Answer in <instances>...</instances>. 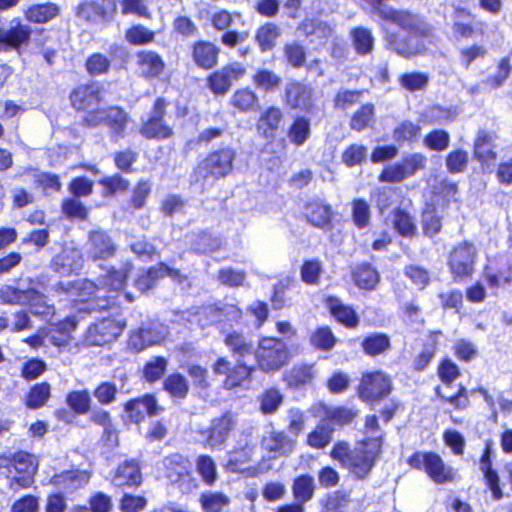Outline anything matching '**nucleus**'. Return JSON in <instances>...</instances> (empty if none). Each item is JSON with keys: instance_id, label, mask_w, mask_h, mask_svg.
Returning a JSON list of instances; mask_svg holds the SVG:
<instances>
[{"instance_id": "0eeeda50", "label": "nucleus", "mask_w": 512, "mask_h": 512, "mask_svg": "<svg viewBox=\"0 0 512 512\" xmlns=\"http://www.w3.org/2000/svg\"><path fill=\"white\" fill-rule=\"evenodd\" d=\"M408 463L412 468L424 469L435 483L442 484L453 479L452 468L447 467L434 452H416L409 458Z\"/></svg>"}, {"instance_id": "864d4df0", "label": "nucleus", "mask_w": 512, "mask_h": 512, "mask_svg": "<svg viewBox=\"0 0 512 512\" xmlns=\"http://www.w3.org/2000/svg\"><path fill=\"white\" fill-rule=\"evenodd\" d=\"M163 387L171 397L184 399L189 391L187 379L180 373H173L167 376L163 382Z\"/></svg>"}, {"instance_id": "2f4dec72", "label": "nucleus", "mask_w": 512, "mask_h": 512, "mask_svg": "<svg viewBox=\"0 0 512 512\" xmlns=\"http://www.w3.org/2000/svg\"><path fill=\"white\" fill-rule=\"evenodd\" d=\"M225 345L232 352L237 361L255 353L254 344L246 335L238 332L228 333L224 339Z\"/></svg>"}, {"instance_id": "f3484780", "label": "nucleus", "mask_w": 512, "mask_h": 512, "mask_svg": "<svg viewBox=\"0 0 512 512\" xmlns=\"http://www.w3.org/2000/svg\"><path fill=\"white\" fill-rule=\"evenodd\" d=\"M117 245L108 232L98 229L89 233L86 252L92 260H107L115 255Z\"/></svg>"}, {"instance_id": "603ef678", "label": "nucleus", "mask_w": 512, "mask_h": 512, "mask_svg": "<svg viewBox=\"0 0 512 512\" xmlns=\"http://www.w3.org/2000/svg\"><path fill=\"white\" fill-rule=\"evenodd\" d=\"M314 379V366L308 364H301L294 366L286 380L290 387L299 388L301 386L311 384Z\"/></svg>"}, {"instance_id": "a211bd4d", "label": "nucleus", "mask_w": 512, "mask_h": 512, "mask_svg": "<svg viewBox=\"0 0 512 512\" xmlns=\"http://www.w3.org/2000/svg\"><path fill=\"white\" fill-rule=\"evenodd\" d=\"M236 425V417L232 412H225L211 421L207 433L205 445L211 449L222 446L228 439L230 432Z\"/></svg>"}, {"instance_id": "ea45409f", "label": "nucleus", "mask_w": 512, "mask_h": 512, "mask_svg": "<svg viewBox=\"0 0 512 512\" xmlns=\"http://www.w3.org/2000/svg\"><path fill=\"white\" fill-rule=\"evenodd\" d=\"M311 123L305 116H297L288 130V138L296 146H302L310 137Z\"/></svg>"}, {"instance_id": "6e6d98bb", "label": "nucleus", "mask_w": 512, "mask_h": 512, "mask_svg": "<svg viewBox=\"0 0 512 512\" xmlns=\"http://www.w3.org/2000/svg\"><path fill=\"white\" fill-rule=\"evenodd\" d=\"M204 512H222L230 504V499L222 492H205L200 496Z\"/></svg>"}, {"instance_id": "37998d69", "label": "nucleus", "mask_w": 512, "mask_h": 512, "mask_svg": "<svg viewBox=\"0 0 512 512\" xmlns=\"http://www.w3.org/2000/svg\"><path fill=\"white\" fill-rule=\"evenodd\" d=\"M315 490L314 478L308 474L295 478L292 486L293 496L296 501L305 504L312 499Z\"/></svg>"}, {"instance_id": "f03ea898", "label": "nucleus", "mask_w": 512, "mask_h": 512, "mask_svg": "<svg viewBox=\"0 0 512 512\" xmlns=\"http://www.w3.org/2000/svg\"><path fill=\"white\" fill-rule=\"evenodd\" d=\"M236 155V150L230 146L212 151L195 168V181L200 183L204 190L212 187L217 180L232 173Z\"/></svg>"}, {"instance_id": "4c0bfd02", "label": "nucleus", "mask_w": 512, "mask_h": 512, "mask_svg": "<svg viewBox=\"0 0 512 512\" xmlns=\"http://www.w3.org/2000/svg\"><path fill=\"white\" fill-rule=\"evenodd\" d=\"M254 370V367L238 361V364L227 374L224 387L231 390L237 387L247 386L250 383V377Z\"/></svg>"}, {"instance_id": "bb28decb", "label": "nucleus", "mask_w": 512, "mask_h": 512, "mask_svg": "<svg viewBox=\"0 0 512 512\" xmlns=\"http://www.w3.org/2000/svg\"><path fill=\"white\" fill-rule=\"evenodd\" d=\"M136 58L139 71L145 78H156L164 70L165 63L161 56L155 51H139L136 54Z\"/></svg>"}, {"instance_id": "7ed1b4c3", "label": "nucleus", "mask_w": 512, "mask_h": 512, "mask_svg": "<svg viewBox=\"0 0 512 512\" xmlns=\"http://www.w3.org/2000/svg\"><path fill=\"white\" fill-rule=\"evenodd\" d=\"M254 354L259 369L267 373L278 371L289 359L287 344L275 337L262 338Z\"/></svg>"}, {"instance_id": "c03bdc74", "label": "nucleus", "mask_w": 512, "mask_h": 512, "mask_svg": "<svg viewBox=\"0 0 512 512\" xmlns=\"http://www.w3.org/2000/svg\"><path fill=\"white\" fill-rule=\"evenodd\" d=\"M334 429L322 420L307 436V444L315 449L325 448L332 440Z\"/></svg>"}, {"instance_id": "dca6fc26", "label": "nucleus", "mask_w": 512, "mask_h": 512, "mask_svg": "<svg viewBox=\"0 0 512 512\" xmlns=\"http://www.w3.org/2000/svg\"><path fill=\"white\" fill-rule=\"evenodd\" d=\"M84 264L82 252L72 244H66L51 261V268L62 276L77 274Z\"/></svg>"}, {"instance_id": "2eb2a0df", "label": "nucleus", "mask_w": 512, "mask_h": 512, "mask_svg": "<svg viewBox=\"0 0 512 512\" xmlns=\"http://www.w3.org/2000/svg\"><path fill=\"white\" fill-rule=\"evenodd\" d=\"M31 27L23 24L18 18L12 19L6 28L3 27L0 37V49L15 50L20 53L23 46L29 43Z\"/></svg>"}, {"instance_id": "ddd939ff", "label": "nucleus", "mask_w": 512, "mask_h": 512, "mask_svg": "<svg viewBox=\"0 0 512 512\" xmlns=\"http://www.w3.org/2000/svg\"><path fill=\"white\" fill-rule=\"evenodd\" d=\"M125 323L112 318H103L101 321L89 326L85 342L89 346H103L115 341L123 329Z\"/></svg>"}, {"instance_id": "5701e85b", "label": "nucleus", "mask_w": 512, "mask_h": 512, "mask_svg": "<svg viewBox=\"0 0 512 512\" xmlns=\"http://www.w3.org/2000/svg\"><path fill=\"white\" fill-rule=\"evenodd\" d=\"M479 469L484 475L485 483L490 489L493 498L495 500L502 499L503 491L500 487V478L497 471L492 467V448L490 443L486 444L480 457Z\"/></svg>"}, {"instance_id": "39448f33", "label": "nucleus", "mask_w": 512, "mask_h": 512, "mask_svg": "<svg viewBox=\"0 0 512 512\" xmlns=\"http://www.w3.org/2000/svg\"><path fill=\"white\" fill-rule=\"evenodd\" d=\"M0 299L3 303L11 305H30L35 315L47 316L49 307L45 305V297L34 288L21 289L12 285L0 288Z\"/></svg>"}, {"instance_id": "49530a36", "label": "nucleus", "mask_w": 512, "mask_h": 512, "mask_svg": "<svg viewBox=\"0 0 512 512\" xmlns=\"http://www.w3.org/2000/svg\"><path fill=\"white\" fill-rule=\"evenodd\" d=\"M429 75L421 71L405 72L398 78L401 88L409 91L416 92L424 90L429 83Z\"/></svg>"}, {"instance_id": "a878e982", "label": "nucleus", "mask_w": 512, "mask_h": 512, "mask_svg": "<svg viewBox=\"0 0 512 512\" xmlns=\"http://www.w3.org/2000/svg\"><path fill=\"white\" fill-rule=\"evenodd\" d=\"M141 482L142 474L136 460H126L119 465L112 480L116 487L138 486Z\"/></svg>"}, {"instance_id": "7c9ffc66", "label": "nucleus", "mask_w": 512, "mask_h": 512, "mask_svg": "<svg viewBox=\"0 0 512 512\" xmlns=\"http://www.w3.org/2000/svg\"><path fill=\"white\" fill-rule=\"evenodd\" d=\"M219 51L211 42L198 41L193 45V60L198 67L211 69L217 64Z\"/></svg>"}, {"instance_id": "e433bc0d", "label": "nucleus", "mask_w": 512, "mask_h": 512, "mask_svg": "<svg viewBox=\"0 0 512 512\" xmlns=\"http://www.w3.org/2000/svg\"><path fill=\"white\" fill-rule=\"evenodd\" d=\"M350 38L355 52L360 56L370 54L374 49V36L365 27H355L350 31Z\"/></svg>"}, {"instance_id": "e2e57ef3", "label": "nucleus", "mask_w": 512, "mask_h": 512, "mask_svg": "<svg viewBox=\"0 0 512 512\" xmlns=\"http://www.w3.org/2000/svg\"><path fill=\"white\" fill-rule=\"evenodd\" d=\"M259 402L263 414H274L283 402V395L278 389L270 388L259 397Z\"/></svg>"}, {"instance_id": "4d7b16f0", "label": "nucleus", "mask_w": 512, "mask_h": 512, "mask_svg": "<svg viewBox=\"0 0 512 512\" xmlns=\"http://www.w3.org/2000/svg\"><path fill=\"white\" fill-rule=\"evenodd\" d=\"M484 280L490 289L512 290V264H509L505 271L494 273L489 268H485Z\"/></svg>"}, {"instance_id": "4468645a", "label": "nucleus", "mask_w": 512, "mask_h": 512, "mask_svg": "<svg viewBox=\"0 0 512 512\" xmlns=\"http://www.w3.org/2000/svg\"><path fill=\"white\" fill-rule=\"evenodd\" d=\"M379 451L377 442H374L373 446L358 442L357 446L353 449L349 463L344 468L348 469L358 479H364L374 466V461Z\"/></svg>"}, {"instance_id": "aec40b11", "label": "nucleus", "mask_w": 512, "mask_h": 512, "mask_svg": "<svg viewBox=\"0 0 512 512\" xmlns=\"http://www.w3.org/2000/svg\"><path fill=\"white\" fill-rule=\"evenodd\" d=\"M304 214L307 221L313 226L324 230L332 228L333 210L331 205L324 200L318 198L309 200L305 205Z\"/></svg>"}, {"instance_id": "a18cd8bd", "label": "nucleus", "mask_w": 512, "mask_h": 512, "mask_svg": "<svg viewBox=\"0 0 512 512\" xmlns=\"http://www.w3.org/2000/svg\"><path fill=\"white\" fill-rule=\"evenodd\" d=\"M450 386L447 387V384H444V387L438 386L436 388V395L443 401L451 404L455 409H465L469 405V398L467 394V389L459 385L457 391L452 394L450 390H448Z\"/></svg>"}, {"instance_id": "338daca9", "label": "nucleus", "mask_w": 512, "mask_h": 512, "mask_svg": "<svg viewBox=\"0 0 512 512\" xmlns=\"http://www.w3.org/2000/svg\"><path fill=\"white\" fill-rule=\"evenodd\" d=\"M450 143V135L446 130L434 129L429 132L423 139V144L433 151H444Z\"/></svg>"}, {"instance_id": "393cba45", "label": "nucleus", "mask_w": 512, "mask_h": 512, "mask_svg": "<svg viewBox=\"0 0 512 512\" xmlns=\"http://www.w3.org/2000/svg\"><path fill=\"white\" fill-rule=\"evenodd\" d=\"M90 480L87 471L71 470L64 471L52 478V483L66 493H72L84 487Z\"/></svg>"}, {"instance_id": "c85d7f7f", "label": "nucleus", "mask_w": 512, "mask_h": 512, "mask_svg": "<svg viewBox=\"0 0 512 512\" xmlns=\"http://www.w3.org/2000/svg\"><path fill=\"white\" fill-rule=\"evenodd\" d=\"M311 89L300 82H290L285 88L286 103L291 108L307 110L311 106Z\"/></svg>"}, {"instance_id": "3c124183", "label": "nucleus", "mask_w": 512, "mask_h": 512, "mask_svg": "<svg viewBox=\"0 0 512 512\" xmlns=\"http://www.w3.org/2000/svg\"><path fill=\"white\" fill-rule=\"evenodd\" d=\"M14 468L18 474H35L38 468L34 455L20 451L15 453L12 458H4Z\"/></svg>"}, {"instance_id": "9b49d317", "label": "nucleus", "mask_w": 512, "mask_h": 512, "mask_svg": "<svg viewBox=\"0 0 512 512\" xmlns=\"http://www.w3.org/2000/svg\"><path fill=\"white\" fill-rule=\"evenodd\" d=\"M115 0H84L75 8L76 17L88 23L109 22L116 12Z\"/></svg>"}, {"instance_id": "f257e3e1", "label": "nucleus", "mask_w": 512, "mask_h": 512, "mask_svg": "<svg viewBox=\"0 0 512 512\" xmlns=\"http://www.w3.org/2000/svg\"><path fill=\"white\" fill-rule=\"evenodd\" d=\"M368 1L374 14L402 29L403 35L393 32L387 34L386 39L389 48L404 57L414 54L417 51V47L413 44L419 22L417 16L406 11L393 9L385 3L386 0Z\"/></svg>"}, {"instance_id": "0e129e2a", "label": "nucleus", "mask_w": 512, "mask_h": 512, "mask_svg": "<svg viewBox=\"0 0 512 512\" xmlns=\"http://www.w3.org/2000/svg\"><path fill=\"white\" fill-rule=\"evenodd\" d=\"M231 103L239 111L246 112L258 105V97L248 88L239 89L233 94Z\"/></svg>"}, {"instance_id": "09e8293b", "label": "nucleus", "mask_w": 512, "mask_h": 512, "mask_svg": "<svg viewBox=\"0 0 512 512\" xmlns=\"http://www.w3.org/2000/svg\"><path fill=\"white\" fill-rule=\"evenodd\" d=\"M222 245V240L219 236L210 232H200L194 236L191 246L197 253L206 254L218 250Z\"/></svg>"}, {"instance_id": "58836bf2", "label": "nucleus", "mask_w": 512, "mask_h": 512, "mask_svg": "<svg viewBox=\"0 0 512 512\" xmlns=\"http://www.w3.org/2000/svg\"><path fill=\"white\" fill-rule=\"evenodd\" d=\"M355 284L365 290H373L379 282L377 270L368 263L360 264L353 272Z\"/></svg>"}, {"instance_id": "c756f323", "label": "nucleus", "mask_w": 512, "mask_h": 512, "mask_svg": "<svg viewBox=\"0 0 512 512\" xmlns=\"http://www.w3.org/2000/svg\"><path fill=\"white\" fill-rule=\"evenodd\" d=\"M315 411L318 416L323 417L325 422H331L339 426L349 424L357 415V412L351 408L332 407L322 403L315 407Z\"/></svg>"}, {"instance_id": "a19ab883", "label": "nucleus", "mask_w": 512, "mask_h": 512, "mask_svg": "<svg viewBox=\"0 0 512 512\" xmlns=\"http://www.w3.org/2000/svg\"><path fill=\"white\" fill-rule=\"evenodd\" d=\"M51 387L47 382H41L33 385L25 397L27 408L35 410L43 407L49 400Z\"/></svg>"}, {"instance_id": "20e7f679", "label": "nucleus", "mask_w": 512, "mask_h": 512, "mask_svg": "<svg viewBox=\"0 0 512 512\" xmlns=\"http://www.w3.org/2000/svg\"><path fill=\"white\" fill-rule=\"evenodd\" d=\"M163 476L173 485H177L183 493H190L197 487L196 479L191 473V463L188 458L174 453L161 461Z\"/></svg>"}, {"instance_id": "774afa93", "label": "nucleus", "mask_w": 512, "mask_h": 512, "mask_svg": "<svg viewBox=\"0 0 512 512\" xmlns=\"http://www.w3.org/2000/svg\"><path fill=\"white\" fill-rule=\"evenodd\" d=\"M155 33L143 25H133L125 33V39L132 45H145L154 40Z\"/></svg>"}, {"instance_id": "13d9d810", "label": "nucleus", "mask_w": 512, "mask_h": 512, "mask_svg": "<svg viewBox=\"0 0 512 512\" xmlns=\"http://www.w3.org/2000/svg\"><path fill=\"white\" fill-rule=\"evenodd\" d=\"M393 227L403 237H412L416 233V224L412 216L400 208L394 210Z\"/></svg>"}, {"instance_id": "72a5a7b5", "label": "nucleus", "mask_w": 512, "mask_h": 512, "mask_svg": "<svg viewBox=\"0 0 512 512\" xmlns=\"http://www.w3.org/2000/svg\"><path fill=\"white\" fill-rule=\"evenodd\" d=\"M283 115L279 108L269 107L261 115L257 123V129L266 139H273L276 135Z\"/></svg>"}, {"instance_id": "5fc2aeb1", "label": "nucleus", "mask_w": 512, "mask_h": 512, "mask_svg": "<svg viewBox=\"0 0 512 512\" xmlns=\"http://www.w3.org/2000/svg\"><path fill=\"white\" fill-rule=\"evenodd\" d=\"M196 471L206 485H213L218 478L217 467L209 455H199L195 462Z\"/></svg>"}, {"instance_id": "6e6552de", "label": "nucleus", "mask_w": 512, "mask_h": 512, "mask_svg": "<svg viewBox=\"0 0 512 512\" xmlns=\"http://www.w3.org/2000/svg\"><path fill=\"white\" fill-rule=\"evenodd\" d=\"M392 390L390 377L382 371L364 373L359 385V396L374 404L386 398Z\"/></svg>"}, {"instance_id": "c9c22d12", "label": "nucleus", "mask_w": 512, "mask_h": 512, "mask_svg": "<svg viewBox=\"0 0 512 512\" xmlns=\"http://www.w3.org/2000/svg\"><path fill=\"white\" fill-rule=\"evenodd\" d=\"M327 307L332 316L343 325L350 328L358 325L359 318L356 312L351 307L344 305L339 299L328 297Z\"/></svg>"}, {"instance_id": "9d476101", "label": "nucleus", "mask_w": 512, "mask_h": 512, "mask_svg": "<svg viewBox=\"0 0 512 512\" xmlns=\"http://www.w3.org/2000/svg\"><path fill=\"white\" fill-rule=\"evenodd\" d=\"M477 249L474 244L463 242L450 252L448 265L455 281L470 277L474 271Z\"/></svg>"}, {"instance_id": "4be33fe9", "label": "nucleus", "mask_w": 512, "mask_h": 512, "mask_svg": "<svg viewBox=\"0 0 512 512\" xmlns=\"http://www.w3.org/2000/svg\"><path fill=\"white\" fill-rule=\"evenodd\" d=\"M161 408L158 406L156 398L153 395H145L128 401L125 404V412L128 418L134 422H141L146 415L154 416L158 414Z\"/></svg>"}, {"instance_id": "052dcab7", "label": "nucleus", "mask_w": 512, "mask_h": 512, "mask_svg": "<svg viewBox=\"0 0 512 512\" xmlns=\"http://www.w3.org/2000/svg\"><path fill=\"white\" fill-rule=\"evenodd\" d=\"M66 403L76 414L83 415L90 410L91 396L87 390H74L67 394Z\"/></svg>"}, {"instance_id": "cd10ccee", "label": "nucleus", "mask_w": 512, "mask_h": 512, "mask_svg": "<svg viewBox=\"0 0 512 512\" xmlns=\"http://www.w3.org/2000/svg\"><path fill=\"white\" fill-rule=\"evenodd\" d=\"M130 121L129 115L120 107L107 108L106 126L110 130V137L117 142L126 135V129Z\"/></svg>"}, {"instance_id": "8fccbe9b", "label": "nucleus", "mask_w": 512, "mask_h": 512, "mask_svg": "<svg viewBox=\"0 0 512 512\" xmlns=\"http://www.w3.org/2000/svg\"><path fill=\"white\" fill-rule=\"evenodd\" d=\"M59 13V7L54 3H44L30 6L26 11V17L29 21L35 23H44Z\"/></svg>"}, {"instance_id": "69168bd1", "label": "nucleus", "mask_w": 512, "mask_h": 512, "mask_svg": "<svg viewBox=\"0 0 512 512\" xmlns=\"http://www.w3.org/2000/svg\"><path fill=\"white\" fill-rule=\"evenodd\" d=\"M167 365V359L162 356H157L149 360L143 368L145 380L153 383L162 378L167 369Z\"/></svg>"}, {"instance_id": "f8f14e48", "label": "nucleus", "mask_w": 512, "mask_h": 512, "mask_svg": "<svg viewBox=\"0 0 512 512\" xmlns=\"http://www.w3.org/2000/svg\"><path fill=\"white\" fill-rule=\"evenodd\" d=\"M167 327L157 320L143 323L129 337V346L135 351H142L161 343L167 335Z\"/></svg>"}, {"instance_id": "412c9836", "label": "nucleus", "mask_w": 512, "mask_h": 512, "mask_svg": "<svg viewBox=\"0 0 512 512\" xmlns=\"http://www.w3.org/2000/svg\"><path fill=\"white\" fill-rule=\"evenodd\" d=\"M296 440L284 431L270 430L261 439V447L279 456H287L294 450Z\"/></svg>"}, {"instance_id": "de8ad7c7", "label": "nucleus", "mask_w": 512, "mask_h": 512, "mask_svg": "<svg viewBox=\"0 0 512 512\" xmlns=\"http://www.w3.org/2000/svg\"><path fill=\"white\" fill-rule=\"evenodd\" d=\"M351 217L353 224L358 229L367 228L371 221L370 204L362 198L353 199L351 202Z\"/></svg>"}, {"instance_id": "6ab92c4d", "label": "nucleus", "mask_w": 512, "mask_h": 512, "mask_svg": "<svg viewBox=\"0 0 512 512\" xmlns=\"http://www.w3.org/2000/svg\"><path fill=\"white\" fill-rule=\"evenodd\" d=\"M165 276H168L179 283L186 280V276L182 275L178 269L171 268L165 263H159L157 266L150 267L144 274L140 275L136 280L135 285L138 290L145 292L151 289L158 279Z\"/></svg>"}, {"instance_id": "b1692460", "label": "nucleus", "mask_w": 512, "mask_h": 512, "mask_svg": "<svg viewBox=\"0 0 512 512\" xmlns=\"http://www.w3.org/2000/svg\"><path fill=\"white\" fill-rule=\"evenodd\" d=\"M70 100L77 110L92 108L100 101V85L97 82L80 85L72 91Z\"/></svg>"}, {"instance_id": "680f3d73", "label": "nucleus", "mask_w": 512, "mask_h": 512, "mask_svg": "<svg viewBox=\"0 0 512 512\" xmlns=\"http://www.w3.org/2000/svg\"><path fill=\"white\" fill-rule=\"evenodd\" d=\"M280 36V30L273 23H266L261 26L256 33V41L261 51L271 50L275 46L276 39Z\"/></svg>"}, {"instance_id": "f704fd0d", "label": "nucleus", "mask_w": 512, "mask_h": 512, "mask_svg": "<svg viewBox=\"0 0 512 512\" xmlns=\"http://www.w3.org/2000/svg\"><path fill=\"white\" fill-rule=\"evenodd\" d=\"M474 157L485 164L496 159L494 151L493 135L484 129L477 132L474 142Z\"/></svg>"}, {"instance_id": "1a4fd4ad", "label": "nucleus", "mask_w": 512, "mask_h": 512, "mask_svg": "<svg viewBox=\"0 0 512 512\" xmlns=\"http://www.w3.org/2000/svg\"><path fill=\"white\" fill-rule=\"evenodd\" d=\"M167 102L157 98L154 102L149 118L143 123L140 133L146 139L164 140L173 135V128L166 122Z\"/></svg>"}, {"instance_id": "79ce46f5", "label": "nucleus", "mask_w": 512, "mask_h": 512, "mask_svg": "<svg viewBox=\"0 0 512 512\" xmlns=\"http://www.w3.org/2000/svg\"><path fill=\"white\" fill-rule=\"evenodd\" d=\"M362 348L369 356H378L390 349V338L384 333H372L362 341Z\"/></svg>"}, {"instance_id": "473e14b6", "label": "nucleus", "mask_w": 512, "mask_h": 512, "mask_svg": "<svg viewBox=\"0 0 512 512\" xmlns=\"http://www.w3.org/2000/svg\"><path fill=\"white\" fill-rule=\"evenodd\" d=\"M255 446L246 443L244 446L229 451L226 455L225 468L229 472L243 473V465L250 462L254 455Z\"/></svg>"}, {"instance_id": "423d86ee", "label": "nucleus", "mask_w": 512, "mask_h": 512, "mask_svg": "<svg viewBox=\"0 0 512 512\" xmlns=\"http://www.w3.org/2000/svg\"><path fill=\"white\" fill-rule=\"evenodd\" d=\"M127 273V268L120 270L110 268L106 274L98 278V284L91 280L83 279L76 282V288L81 292L83 298L96 294L100 289L121 293L126 285Z\"/></svg>"}, {"instance_id": "bf43d9fd", "label": "nucleus", "mask_w": 512, "mask_h": 512, "mask_svg": "<svg viewBox=\"0 0 512 512\" xmlns=\"http://www.w3.org/2000/svg\"><path fill=\"white\" fill-rule=\"evenodd\" d=\"M310 344L317 350L330 351L336 344V338L329 327L322 326L311 334Z\"/></svg>"}]
</instances>
